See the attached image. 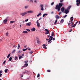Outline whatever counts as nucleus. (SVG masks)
Masks as SVG:
<instances>
[{
  "label": "nucleus",
  "instance_id": "9b49d317",
  "mask_svg": "<svg viewBox=\"0 0 80 80\" xmlns=\"http://www.w3.org/2000/svg\"><path fill=\"white\" fill-rule=\"evenodd\" d=\"M69 11L67 9H65V13H66V14H67L68 13H69Z\"/></svg>",
  "mask_w": 80,
  "mask_h": 80
},
{
  "label": "nucleus",
  "instance_id": "7c9ffc66",
  "mask_svg": "<svg viewBox=\"0 0 80 80\" xmlns=\"http://www.w3.org/2000/svg\"><path fill=\"white\" fill-rule=\"evenodd\" d=\"M7 22V19H5V20H4V22L5 23L6 22Z\"/></svg>",
  "mask_w": 80,
  "mask_h": 80
},
{
  "label": "nucleus",
  "instance_id": "6e6d98bb",
  "mask_svg": "<svg viewBox=\"0 0 80 80\" xmlns=\"http://www.w3.org/2000/svg\"><path fill=\"white\" fill-rule=\"evenodd\" d=\"M2 75V74L0 73V77H1Z\"/></svg>",
  "mask_w": 80,
  "mask_h": 80
},
{
  "label": "nucleus",
  "instance_id": "f257e3e1",
  "mask_svg": "<svg viewBox=\"0 0 80 80\" xmlns=\"http://www.w3.org/2000/svg\"><path fill=\"white\" fill-rule=\"evenodd\" d=\"M55 9L56 10H57V9L58 10V11L60 10V8L59 7V5L57 4V5H56L55 7Z\"/></svg>",
  "mask_w": 80,
  "mask_h": 80
},
{
  "label": "nucleus",
  "instance_id": "8fccbe9b",
  "mask_svg": "<svg viewBox=\"0 0 80 80\" xmlns=\"http://www.w3.org/2000/svg\"><path fill=\"white\" fill-rule=\"evenodd\" d=\"M28 20V19H26V20L25 21V22H27Z\"/></svg>",
  "mask_w": 80,
  "mask_h": 80
},
{
  "label": "nucleus",
  "instance_id": "b1692460",
  "mask_svg": "<svg viewBox=\"0 0 80 80\" xmlns=\"http://www.w3.org/2000/svg\"><path fill=\"white\" fill-rule=\"evenodd\" d=\"M12 57H10V58H9V60H8V61H11L12 60Z\"/></svg>",
  "mask_w": 80,
  "mask_h": 80
},
{
  "label": "nucleus",
  "instance_id": "6ab92c4d",
  "mask_svg": "<svg viewBox=\"0 0 80 80\" xmlns=\"http://www.w3.org/2000/svg\"><path fill=\"white\" fill-rule=\"evenodd\" d=\"M70 20H71V21H72H72H73V17H72L70 18Z\"/></svg>",
  "mask_w": 80,
  "mask_h": 80
},
{
  "label": "nucleus",
  "instance_id": "cd10ccee",
  "mask_svg": "<svg viewBox=\"0 0 80 80\" xmlns=\"http://www.w3.org/2000/svg\"><path fill=\"white\" fill-rule=\"evenodd\" d=\"M8 34H9V33L8 32H7L6 33V36H8Z\"/></svg>",
  "mask_w": 80,
  "mask_h": 80
},
{
  "label": "nucleus",
  "instance_id": "423d86ee",
  "mask_svg": "<svg viewBox=\"0 0 80 80\" xmlns=\"http://www.w3.org/2000/svg\"><path fill=\"white\" fill-rule=\"evenodd\" d=\"M31 22H28L27 23H26V26H31Z\"/></svg>",
  "mask_w": 80,
  "mask_h": 80
},
{
  "label": "nucleus",
  "instance_id": "49530a36",
  "mask_svg": "<svg viewBox=\"0 0 80 80\" xmlns=\"http://www.w3.org/2000/svg\"><path fill=\"white\" fill-rule=\"evenodd\" d=\"M36 38V40H39V38Z\"/></svg>",
  "mask_w": 80,
  "mask_h": 80
},
{
  "label": "nucleus",
  "instance_id": "a878e982",
  "mask_svg": "<svg viewBox=\"0 0 80 80\" xmlns=\"http://www.w3.org/2000/svg\"><path fill=\"white\" fill-rule=\"evenodd\" d=\"M20 46L19 44H18V49H19V48H20Z\"/></svg>",
  "mask_w": 80,
  "mask_h": 80
},
{
  "label": "nucleus",
  "instance_id": "bf43d9fd",
  "mask_svg": "<svg viewBox=\"0 0 80 80\" xmlns=\"http://www.w3.org/2000/svg\"><path fill=\"white\" fill-rule=\"evenodd\" d=\"M25 65H26V66H28V63L25 64Z\"/></svg>",
  "mask_w": 80,
  "mask_h": 80
},
{
  "label": "nucleus",
  "instance_id": "39448f33",
  "mask_svg": "<svg viewBox=\"0 0 80 80\" xmlns=\"http://www.w3.org/2000/svg\"><path fill=\"white\" fill-rule=\"evenodd\" d=\"M45 30L46 31L45 34H48L49 33V31H48V30L47 29H45Z\"/></svg>",
  "mask_w": 80,
  "mask_h": 80
},
{
  "label": "nucleus",
  "instance_id": "603ef678",
  "mask_svg": "<svg viewBox=\"0 0 80 80\" xmlns=\"http://www.w3.org/2000/svg\"><path fill=\"white\" fill-rule=\"evenodd\" d=\"M45 46H46V45L45 44H43L42 45V46L43 47H45Z\"/></svg>",
  "mask_w": 80,
  "mask_h": 80
},
{
  "label": "nucleus",
  "instance_id": "f3484780",
  "mask_svg": "<svg viewBox=\"0 0 80 80\" xmlns=\"http://www.w3.org/2000/svg\"><path fill=\"white\" fill-rule=\"evenodd\" d=\"M71 6H69L67 8V10H69L71 8Z\"/></svg>",
  "mask_w": 80,
  "mask_h": 80
},
{
  "label": "nucleus",
  "instance_id": "c756f323",
  "mask_svg": "<svg viewBox=\"0 0 80 80\" xmlns=\"http://www.w3.org/2000/svg\"><path fill=\"white\" fill-rule=\"evenodd\" d=\"M22 56H19V59H22Z\"/></svg>",
  "mask_w": 80,
  "mask_h": 80
},
{
  "label": "nucleus",
  "instance_id": "1a4fd4ad",
  "mask_svg": "<svg viewBox=\"0 0 80 80\" xmlns=\"http://www.w3.org/2000/svg\"><path fill=\"white\" fill-rule=\"evenodd\" d=\"M27 12L28 13H33V11H31V10H29L27 11Z\"/></svg>",
  "mask_w": 80,
  "mask_h": 80
},
{
  "label": "nucleus",
  "instance_id": "bb28decb",
  "mask_svg": "<svg viewBox=\"0 0 80 80\" xmlns=\"http://www.w3.org/2000/svg\"><path fill=\"white\" fill-rule=\"evenodd\" d=\"M26 30L28 31V32L30 31V29H26Z\"/></svg>",
  "mask_w": 80,
  "mask_h": 80
},
{
  "label": "nucleus",
  "instance_id": "5701e85b",
  "mask_svg": "<svg viewBox=\"0 0 80 80\" xmlns=\"http://www.w3.org/2000/svg\"><path fill=\"white\" fill-rule=\"evenodd\" d=\"M58 22V19H56L55 22H54V24H56L57 23V22Z\"/></svg>",
  "mask_w": 80,
  "mask_h": 80
},
{
  "label": "nucleus",
  "instance_id": "ddd939ff",
  "mask_svg": "<svg viewBox=\"0 0 80 80\" xmlns=\"http://www.w3.org/2000/svg\"><path fill=\"white\" fill-rule=\"evenodd\" d=\"M61 12H63L65 10V8L62 7L61 8Z\"/></svg>",
  "mask_w": 80,
  "mask_h": 80
},
{
  "label": "nucleus",
  "instance_id": "2f4dec72",
  "mask_svg": "<svg viewBox=\"0 0 80 80\" xmlns=\"http://www.w3.org/2000/svg\"><path fill=\"white\" fill-rule=\"evenodd\" d=\"M54 35V32H52V34H51L52 37V36H53Z\"/></svg>",
  "mask_w": 80,
  "mask_h": 80
},
{
  "label": "nucleus",
  "instance_id": "79ce46f5",
  "mask_svg": "<svg viewBox=\"0 0 80 80\" xmlns=\"http://www.w3.org/2000/svg\"><path fill=\"white\" fill-rule=\"evenodd\" d=\"M6 60H5V61L3 62V64H5V63L6 62Z\"/></svg>",
  "mask_w": 80,
  "mask_h": 80
},
{
  "label": "nucleus",
  "instance_id": "4c0bfd02",
  "mask_svg": "<svg viewBox=\"0 0 80 80\" xmlns=\"http://www.w3.org/2000/svg\"><path fill=\"white\" fill-rule=\"evenodd\" d=\"M47 72H50L51 71L50 70H47Z\"/></svg>",
  "mask_w": 80,
  "mask_h": 80
},
{
  "label": "nucleus",
  "instance_id": "f03ea898",
  "mask_svg": "<svg viewBox=\"0 0 80 80\" xmlns=\"http://www.w3.org/2000/svg\"><path fill=\"white\" fill-rule=\"evenodd\" d=\"M77 5L79 6V4H80V0H77Z\"/></svg>",
  "mask_w": 80,
  "mask_h": 80
},
{
  "label": "nucleus",
  "instance_id": "c9c22d12",
  "mask_svg": "<svg viewBox=\"0 0 80 80\" xmlns=\"http://www.w3.org/2000/svg\"><path fill=\"white\" fill-rule=\"evenodd\" d=\"M40 77V74H38V75L37 76V77Z\"/></svg>",
  "mask_w": 80,
  "mask_h": 80
},
{
  "label": "nucleus",
  "instance_id": "7ed1b4c3",
  "mask_svg": "<svg viewBox=\"0 0 80 80\" xmlns=\"http://www.w3.org/2000/svg\"><path fill=\"white\" fill-rule=\"evenodd\" d=\"M27 13L26 12H24L23 13H20V15L22 16H24L25 15H27Z\"/></svg>",
  "mask_w": 80,
  "mask_h": 80
},
{
  "label": "nucleus",
  "instance_id": "052dcab7",
  "mask_svg": "<svg viewBox=\"0 0 80 80\" xmlns=\"http://www.w3.org/2000/svg\"><path fill=\"white\" fill-rule=\"evenodd\" d=\"M62 13V12H59L58 13L59 15H60V14Z\"/></svg>",
  "mask_w": 80,
  "mask_h": 80
},
{
  "label": "nucleus",
  "instance_id": "5fc2aeb1",
  "mask_svg": "<svg viewBox=\"0 0 80 80\" xmlns=\"http://www.w3.org/2000/svg\"><path fill=\"white\" fill-rule=\"evenodd\" d=\"M27 49H28V50H31V48H28Z\"/></svg>",
  "mask_w": 80,
  "mask_h": 80
},
{
  "label": "nucleus",
  "instance_id": "a18cd8bd",
  "mask_svg": "<svg viewBox=\"0 0 80 80\" xmlns=\"http://www.w3.org/2000/svg\"><path fill=\"white\" fill-rule=\"evenodd\" d=\"M17 47V46H16V45H14V46H13V47H15V48H16Z\"/></svg>",
  "mask_w": 80,
  "mask_h": 80
},
{
  "label": "nucleus",
  "instance_id": "412c9836",
  "mask_svg": "<svg viewBox=\"0 0 80 80\" xmlns=\"http://www.w3.org/2000/svg\"><path fill=\"white\" fill-rule=\"evenodd\" d=\"M8 70V69H5V73H7Z\"/></svg>",
  "mask_w": 80,
  "mask_h": 80
},
{
  "label": "nucleus",
  "instance_id": "4468645a",
  "mask_svg": "<svg viewBox=\"0 0 80 80\" xmlns=\"http://www.w3.org/2000/svg\"><path fill=\"white\" fill-rule=\"evenodd\" d=\"M76 24L75 23L74 25H71V27H70V28H72V27H75L76 26Z\"/></svg>",
  "mask_w": 80,
  "mask_h": 80
},
{
  "label": "nucleus",
  "instance_id": "aec40b11",
  "mask_svg": "<svg viewBox=\"0 0 80 80\" xmlns=\"http://www.w3.org/2000/svg\"><path fill=\"white\" fill-rule=\"evenodd\" d=\"M48 15L47 14L45 13L43 14V15L42 16V17H44L46 15Z\"/></svg>",
  "mask_w": 80,
  "mask_h": 80
},
{
  "label": "nucleus",
  "instance_id": "4d7b16f0",
  "mask_svg": "<svg viewBox=\"0 0 80 80\" xmlns=\"http://www.w3.org/2000/svg\"><path fill=\"white\" fill-rule=\"evenodd\" d=\"M67 15H65V16L64 17V18H66V17H67Z\"/></svg>",
  "mask_w": 80,
  "mask_h": 80
},
{
  "label": "nucleus",
  "instance_id": "9d476101",
  "mask_svg": "<svg viewBox=\"0 0 80 80\" xmlns=\"http://www.w3.org/2000/svg\"><path fill=\"white\" fill-rule=\"evenodd\" d=\"M64 22V20L63 19H62L61 20L60 22V24H62V23L63 22Z\"/></svg>",
  "mask_w": 80,
  "mask_h": 80
},
{
  "label": "nucleus",
  "instance_id": "774afa93",
  "mask_svg": "<svg viewBox=\"0 0 80 80\" xmlns=\"http://www.w3.org/2000/svg\"><path fill=\"white\" fill-rule=\"evenodd\" d=\"M23 75H22L21 76V77H23Z\"/></svg>",
  "mask_w": 80,
  "mask_h": 80
},
{
  "label": "nucleus",
  "instance_id": "e2e57ef3",
  "mask_svg": "<svg viewBox=\"0 0 80 80\" xmlns=\"http://www.w3.org/2000/svg\"><path fill=\"white\" fill-rule=\"evenodd\" d=\"M54 13L53 11H52L51 13V14H53Z\"/></svg>",
  "mask_w": 80,
  "mask_h": 80
},
{
  "label": "nucleus",
  "instance_id": "58836bf2",
  "mask_svg": "<svg viewBox=\"0 0 80 80\" xmlns=\"http://www.w3.org/2000/svg\"><path fill=\"white\" fill-rule=\"evenodd\" d=\"M33 53V52H29V53L31 54V55L32 54V53Z\"/></svg>",
  "mask_w": 80,
  "mask_h": 80
},
{
  "label": "nucleus",
  "instance_id": "6e6552de",
  "mask_svg": "<svg viewBox=\"0 0 80 80\" xmlns=\"http://www.w3.org/2000/svg\"><path fill=\"white\" fill-rule=\"evenodd\" d=\"M63 5V3H59V6L60 9H61V7Z\"/></svg>",
  "mask_w": 80,
  "mask_h": 80
},
{
  "label": "nucleus",
  "instance_id": "f704fd0d",
  "mask_svg": "<svg viewBox=\"0 0 80 80\" xmlns=\"http://www.w3.org/2000/svg\"><path fill=\"white\" fill-rule=\"evenodd\" d=\"M25 8L26 9H27L28 8V6H26L25 7Z\"/></svg>",
  "mask_w": 80,
  "mask_h": 80
},
{
  "label": "nucleus",
  "instance_id": "dca6fc26",
  "mask_svg": "<svg viewBox=\"0 0 80 80\" xmlns=\"http://www.w3.org/2000/svg\"><path fill=\"white\" fill-rule=\"evenodd\" d=\"M28 70H26V71H24V72H23V73H24V74H25V73H28Z\"/></svg>",
  "mask_w": 80,
  "mask_h": 80
},
{
  "label": "nucleus",
  "instance_id": "338daca9",
  "mask_svg": "<svg viewBox=\"0 0 80 80\" xmlns=\"http://www.w3.org/2000/svg\"><path fill=\"white\" fill-rule=\"evenodd\" d=\"M55 40V38H53V40L54 41Z\"/></svg>",
  "mask_w": 80,
  "mask_h": 80
},
{
  "label": "nucleus",
  "instance_id": "f8f14e48",
  "mask_svg": "<svg viewBox=\"0 0 80 80\" xmlns=\"http://www.w3.org/2000/svg\"><path fill=\"white\" fill-rule=\"evenodd\" d=\"M72 21H71L70 22H69L68 24V26H69V25L71 24V25H73V22L72 21Z\"/></svg>",
  "mask_w": 80,
  "mask_h": 80
},
{
  "label": "nucleus",
  "instance_id": "2eb2a0df",
  "mask_svg": "<svg viewBox=\"0 0 80 80\" xmlns=\"http://www.w3.org/2000/svg\"><path fill=\"white\" fill-rule=\"evenodd\" d=\"M31 31H36V29L35 28H34L32 29Z\"/></svg>",
  "mask_w": 80,
  "mask_h": 80
},
{
  "label": "nucleus",
  "instance_id": "c03bdc74",
  "mask_svg": "<svg viewBox=\"0 0 80 80\" xmlns=\"http://www.w3.org/2000/svg\"><path fill=\"white\" fill-rule=\"evenodd\" d=\"M21 52H22V51H20V50L18 52V53H21Z\"/></svg>",
  "mask_w": 80,
  "mask_h": 80
},
{
  "label": "nucleus",
  "instance_id": "0e129e2a",
  "mask_svg": "<svg viewBox=\"0 0 80 80\" xmlns=\"http://www.w3.org/2000/svg\"><path fill=\"white\" fill-rule=\"evenodd\" d=\"M63 1V0H60V2H62Z\"/></svg>",
  "mask_w": 80,
  "mask_h": 80
},
{
  "label": "nucleus",
  "instance_id": "09e8293b",
  "mask_svg": "<svg viewBox=\"0 0 80 80\" xmlns=\"http://www.w3.org/2000/svg\"><path fill=\"white\" fill-rule=\"evenodd\" d=\"M28 62V61H25V63H27Z\"/></svg>",
  "mask_w": 80,
  "mask_h": 80
},
{
  "label": "nucleus",
  "instance_id": "393cba45",
  "mask_svg": "<svg viewBox=\"0 0 80 80\" xmlns=\"http://www.w3.org/2000/svg\"><path fill=\"white\" fill-rule=\"evenodd\" d=\"M37 43L38 44H40V41L39 40H37Z\"/></svg>",
  "mask_w": 80,
  "mask_h": 80
},
{
  "label": "nucleus",
  "instance_id": "20e7f679",
  "mask_svg": "<svg viewBox=\"0 0 80 80\" xmlns=\"http://www.w3.org/2000/svg\"><path fill=\"white\" fill-rule=\"evenodd\" d=\"M53 39V37L51 36H50V37L49 38V40L48 41V42L49 43H50V42Z\"/></svg>",
  "mask_w": 80,
  "mask_h": 80
},
{
  "label": "nucleus",
  "instance_id": "69168bd1",
  "mask_svg": "<svg viewBox=\"0 0 80 80\" xmlns=\"http://www.w3.org/2000/svg\"><path fill=\"white\" fill-rule=\"evenodd\" d=\"M34 1L35 2L37 3V0H35Z\"/></svg>",
  "mask_w": 80,
  "mask_h": 80
},
{
  "label": "nucleus",
  "instance_id": "e433bc0d",
  "mask_svg": "<svg viewBox=\"0 0 80 80\" xmlns=\"http://www.w3.org/2000/svg\"><path fill=\"white\" fill-rule=\"evenodd\" d=\"M17 59H18L17 57H15V58H14V59L15 60H16Z\"/></svg>",
  "mask_w": 80,
  "mask_h": 80
},
{
  "label": "nucleus",
  "instance_id": "c85d7f7f",
  "mask_svg": "<svg viewBox=\"0 0 80 80\" xmlns=\"http://www.w3.org/2000/svg\"><path fill=\"white\" fill-rule=\"evenodd\" d=\"M10 55H11L10 54H9L8 55V56L7 58H9V57L10 56Z\"/></svg>",
  "mask_w": 80,
  "mask_h": 80
},
{
  "label": "nucleus",
  "instance_id": "0eeeda50",
  "mask_svg": "<svg viewBox=\"0 0 80 80\" xmlns=\"http://www.w3.org/2000/svg\"><path fill=\"white\" fill-rule=\"evenodd\" d=\"M40 7H41V10L42 11H43V9H44V8H43V5H42V4H41L40 5Z\"/></svg>",
  "mask_w": 80,
  "mask_h": 80
},
{
  "label": "nucleus",
  "instance_id": "72a5a7b5",
  "mask_svg": "<svg viewBox=\"0 0 80 80\" xmlns=\"http://www.w3.org/2000/svg\"><path fill=\"white\" fill-rule=\"evenodd\" d=\"M26 50H27V49H23V50H22L23 51L25 52L26 51Z\"/></svg>",
  "mask_w": 80,
  "mask_h": 80
},
{
  "label": "nucleus",
  "instance_id": "4be33fe9",
  "mask_svg": "<svg viewBox=\"0 0 80 80\" xmlns=\"http://www.w3.org/2000/svg\"><path fill=\"white\" fill-rule=\"evenodd\" d=\"M15 21H11L10 22V23H14L15 22Z\"/></svg>",
  "mask_w": 80,
  "mask_h": 80
},
{
  "label": "nucleus",
  "instance_id": "37998d69",
  "mask_svg": "<svg viewBox=\"0 0 80 80\" xmlns=\"http://www.w3.org/2000/svg\"><path fill=\"white\" fill-rule=\"evenodd\" d=\"M54 4V2H52L51 3V5H53V4Z\"/></svg>",
  "mask_w": 80,
  "mask_h": 80
},
{
  "label": "nucleus",
  "instance_id": "3c124183",
  "mask_svg": "<svg viewBox=\"0 0 80 80\" xmlns=\"http://www.w3.org/2000/svg\"><path fill=\"white\" fill-rule=\"evenodd\" d=\"M2 70L0 71V74L2 73Z\"/></svg>",
  "mask_w": 80,
  "mask_h": 80
},
{
  "label": "nucleus",
  "instance_id": "a211bd4d",
  "mask_svg": "<svg viewBox=\"0 0 80 80\" xmlns=\"http://www.w3.org/2000/svg\"><path fill=\"white\" fill-rule=\"evenodd\" d=\"M23 33L25 34V33H28V32L26 31H23Z\"/></svg>",
  "mask_w": 80,
  "mask_h": 80
},
{
  "label": "nucleus",
  "instance_id": "a19ab883",
  "mask_svg": "<svg viewBox=\"0 0 80 80\" xmlns=\"http://www.w3.org/2000/svg\"><path fill=\"white\" fill-rule=\"evenodd\" d=\"M43 48H45V49H47V47L45 46V47H43Z\"/></svg>",
  "mask_w": 80,
  "mask_h": 80
},
{
  "label": "nucleus",
  "instance_id": "de8ad7c7",
  "mask_svg": "<svg viewBox=\"0 0 80 80\" xmlns=\"http://www.w3.org/2000/svg\"><path fill=\"white\" fill-rule=\"evenodd\" d=\"M30 2H32V3L33 2V0H30Z\"/></svg>",
  "mask_w": 80,
  "mask_h": 80
},
{
  "label": "nucleus",
  "instance_id": "680f3d73",
  "mask_svg": "<svg viewBox=\"0 0 80 80\" xmlns=\"http://www.w3.org/2000/svg\"><path fill=\"white\" fill-rule=\"evenodd\" d=\"M37 24H38V23H39V22H38V20H37Z\"/></svg>",
  "mask_w": 80,
  "mask_h": 80
},
{
  "label": "nucleus",
  "instance_id": "473e14b6",
  "mask_svg": "<svg viewBox=\"0 0 80 80\" xmlns=\"http://www.w3.org/2000/svg\"><path fill=\"white\" fill-rule=\"evenodd\" d=\"M37 26H38V27H39V26H40V24H39V23H38L37 24Z\"/></svg>",
  "mask_w": 80,
  "mask_h": 80
},
{
  "label": "nucleus",
  "instance_id": "13d9d810",
  "mask_svg": "<svg viewBox=\"0 0 80 80\" xmlns=\"http://www.w3.org/2000/svg\"><path fill=\"white\" fill-rule=\"evenodd\" d=\"M72 29H71L70 30V31H69V32H71V31H72Z\"/></svg>",
  "mask_w": 80,
  "mask_h": 80
},
{
  "label": "nucleus",
  "instance_id": "ea45409f",
  "mask_svg": "<svg viewBox=\"0 0 80 80\" xmlns=\"http://www.w3.org/2000/svg\"><path fill=\"white\" fill-rule=\"evenodd\" d=\"M58 15H57L56 17V18L57 19H58Z\"/></svg>",
  "mask_w": 80,
  "mask_h": 80
},
{
  "label": "nucleus",
  "instance_id": "864d4df0",
  "mask_svg": "<svg viewBox=\"0 0 80 80\" xmlns=\"http://www.w3.org/2000/svg\"><path fill=\"white\" fill-rule=\"evenodd\" d=\"M15 51V50H13V52H12V53H14V52Z\"/></svg>",
  "mask_w": 80,
  "mask_h": 80
}]
</instances>
